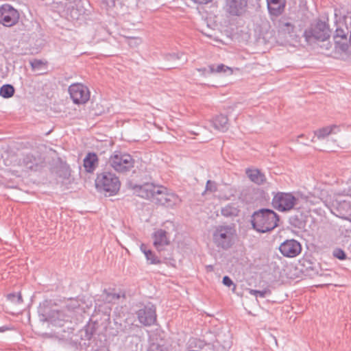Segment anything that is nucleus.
Listing matches in <instances>:
<instances>
[{"instance_id": "33", "label": "nucleus", "mask_w": 351, "mask_h": 351, "mask_svg": "<svg viewBox=\"0 0 351 351\" xmlns=\"http://www.w3.org/2000/svg\"><path fill=\"white\" fill-rule=\"evenodd\" d=\"M206 190L210 192H215L217 191V186L215 182L208 180L206 185Z\"/></svg>"}, {"instance_id": "30", "label": "nucleus", "mask_w": 351, "mask_h": 351, "mask_svg": "<svg viewBox=\"0 0 351 351\" xmlns=\"http://www.w3.org/2000/svg\"><path fill=\"white\" fill-rule=\"evenodd\" d=\"M85 338L88 340L90 339L94 333L95 332V324H88L84 328Z\"/></svg>"}, {"instance_id": "27", "label": "nucleus", "mask_w": 351, "mask_h": 351, "mask_svg": "<svg viewBox=\"0 0 351 351\" xmlns=\"http://www.w3.org/2000/svg\"><path fill=\"white\" fill-rule=\"evenodd\" d=\"M145 256L151 264H160V260L157 257L152 250L145 252Z\"/></svg>"}, {"instance_id": "11", "label": "nucleus", "mask_w": 351, "mask_h": 351, "mask_svg": "<svg viewBox=\"0 0 351 351\" xmlns=\"http://www.w3.org/2000/svg\"><path fill=\"white\" fill-rule=\"evenodd\" d=\"M279 250L284 256L293 258L301 253L302 245L295 239H287L280 244Z\"/></svg>"}, {"instance_id": "24", "label": "nucleus", "mask_w": 351, "mask_h": 351, "mask_svg": "<svg viewBox=\"0 0 351 351\" xmlns=\"http://www.w3.org/2000/svg\"><path fill=\"white\" fill-rule=\"evenodd\" d=\"M239 210L232 205H227L221 209V214L225 217L237 216Z\"/></svg>"}, {"instance_id": "8", "label": "nucleus", "mask_w": 351, "mask_h": 351, "mask_svg": "<svg viewBox=\"0 0 351 351\" xmlns=\"http://www.w3.org/2000/svg\"><path fill=\"white\" fill-rule=\"evenodd\" d=\"M69 93L75 104H84L90 99L89 89L82 84H72L69 87Z\"/></svg>"}, {"instance_id": "43", "label": "nucleus", "mask_w": 351, "mask_h": 351, "mask_svg": "<svg viewBox=\"0 0 351 351\" xmlns=\"http://www.w3.org/2000/svg\"><path fill=\"white\" fill-rule=\"evenodd\" d=\"M7 330H8V328L5 326L0 327V332H5Z\"/></svg>"}, {"instance_id": "3", "label": "nucleus", "mask_w": 351, "mask_h": 351, "mask_svg": "<svg viewBox=\"0 0 351 351\" xmlns=\"http://www.w3.org/2000/svg\"><path fill=\"white\" fill-rule=\"evenodd\" d=\"M271 204L281 212H287L292 209L298 210L307 209V202L303 197L294 196L291 193L278 192L274 194Z\"/></svg>"}, {"instance_id": "36", "label": "nucleus", "mask_w": 351, "mask_h": 351, "mask_svg": "<svg viewBox=\"0 0 351 351\" xmlns=\"http://www.w3.org/2000/svg\"><path fill=\"white\" fill-rule=\"evenodd\" d=\"M141 43V40L138 38H131L128 40V44L130 47H136Z\"/></svg>"}, {"instance_id": "22", "label": "nucleus", "mask_w": 351, "mask_h": 351, "mask_svg": "<svg viewBox=\"0 0 351 351\" xmlns=\"http://www.w3.org/2000/svg\"><path fill=\"white\" fill-rule=\"evenodd\" d=\"M209 72L210 73H226L229 72L230 74L232 73V70L231 68L228 67V66H226L223 64H220L218 65L211 64L209 65Z\"/></svg>"}, {"instance_id": "47", "label": "nucleus", "mask_w": 351, "mask_h": 351, "mask_svg": "<svg viewBox=\"0 0 351 351\" xmlns=\"http://www.w3.org/2000/svg\"><path fill=\"white\" fill-rule=\"evenodd\" d=\"M105 3H108V0H103Z\"/></svg>"}, {"instance_id": "38", "label": "nucleus", "mask_w": 351, "mask_h": 351, "mask_svg": "<svg viewBox=\"0 0 351 351\" xmlns=\"http://www.w3.org/2000/svg\"><path fill=\"white\" fill-rule=\"evenodd\" d=\"M197 71L201 73L202 75L206 76L213 73L209 72V66L202 69H197Z\"/></svg>"}, {"instance_id": "6", "label": "nucleus", "mask_w": 351, "mask_h": 351, "mask_svg": "<svg viewBox=\"0 0 351 351\" xmlns=\"http://www.w3.org/2000/svg\"><path fill=\"white\" fill-rule=\"evenodd\" d=\"M108 164L116 171L125 173L134 167V160L129 154L115 152L109 158Z\"/></svg>"}, {"instance_id": "7", "label": "nucleus", "mask_w": 351, "mask_h": 351, "mask_svg": "<svg viewBox=\"0 0 351 351\" xmlns=\"http://www.w3.org/2000/svg\"><path fill=\"white\" fill-rule=\"evenodd\" d=\"M50 303L51 302L45 301L43 306L40 307V312L42 313L44 319L51 322L54 326H63L65 322L64 315L57 309L50 310Z\"/></svg>"}, {"instance_id": "32", "label": "nucleus", "mask_w": 351, "mask_h": 351, "mask_svg": "<svg viewBox=\"0 0 351 351\" xmlns=\"http://www.w3.org/2000/svg\"><path fill=\"white\" fill-rule=\"evenodd\" d=\"M119 298V295L116 293H107L105 296V301L107 302H112L115 300H118Z\"/></svg>"}, {"instance_id": "19", "label": "nucleus", "mask_w": 351, "mask_h": 351, "mask_svg": "<svg viewBox=\"0 0 351 351\" xmlns=\"http://www.w3.org/2000/svg\"><path fill=\"white\" fill-rule=\"evenodd\" d=\"M212 123L213 127L220 132H226L228 128V119L223 114L216 116L213 119Z\"/></svg>"}, {"instance_id": "12", "label": "nucleus", "mask_w": 351, "mask_h": 351, "mask_svg": "<svg viewBox=\"0 0 351 351\" xmlns=\"http://www.w3.org/2000/svg\"><path fill=\"white\" fill-rule=\"evenodd\" d=\"M136 314L138 321L145 326H151L156 321V307L153 304L145 306Z\"/></svg>"}, {"instance_id": "18", "label": "nucleus", "mask_w": 351, "mask_h": 351, "mask_svg": "<svg viewBox=\"0 0 351 351\" xmlns=\"http://www.w3.org/2000/svg\"><path fill=\"white\" fill-rule=\"evenodd\" d=\"M246 174L250 180L257 184H262L266 182L265 176L258 169H247Z\"/></svg>"}, {"instance_id": "4", "label": "nucleus", "mask_w": 351, "mask_h": 351, "mask_svg": "<svg viewBox=\"0 0 351 351\" xmlns=\"http://www.w3.org/2000/svg\"><path fill=\"white\" fill-rule=\"evenodd\" d=\"M95 185L99 191L108 193L109 195H114L119 191L121 182L115 174L104 171L97 175Z\"/></svg>"}, {"instance_id": "35", "label": "nucleus", "mask_w": 351, "mask_h": 351, "mask_svg": "<svg viewBox=\"0 0 351 351\" xmlns=\"http://www.w3.org/2000/svg\"><path fill=\"white\" fill-rule=\"evenodd\" d=\"M223 284L226 286V287H230L231 285H233L234 287H233V291L236 289V285H234L232 280L230 279V278H229L228 276H226L223 278Z\"/></svg>"}, {"instance_id": "13", "label": "nucleus", "mask_w": 351, "mask_h": 351, "mask_svg": "<svg viewBox=\"0 0 351 351\" xmlns=\"http://www.w3.org/2000/svg\"><path fill=\"white\" fill-rule=\"evenodd\" d=\"M247 0H226V10L232 16H241L245 13Z\"/></svg>"}, {"instance_id": "37", "label": "nucleus", "mask_w": 351, "mask_h": 351, "mask_svg": "<svg viewBox=\"0 0 351 351\" xmlns=\"http://www.w3.org/2000/svg\"><path fill=\"white\" fill-rule=\"evenodd\" d=\"M31 66L33 69H40L41 66L43 65V62L40 60H34L30 62Z\"/></svg>"}, {"instance_id": "5", "label": "nucleus", "mask_w": 351, "mask_h": 351, "mask_svg": "<svg viewBox=\"0 0 351 351\" xmlns=\"http://www.w3.org/2000/svg\"><path fill=\"white\" fill-rule=\"evenodd\" d=\"M236 230L230 226H219L213 234V241L218 247L229 249L234 243Z\"/></svg>"}, {"instance_id": "21", "label": "nucleus", "mask_w": 351, "mask_h": 351, "mask_svg": "<svg viewBox=\"0 0 351 351\" xmlns=\"http://www.w3.org/2000/svg\"><path fill=\"white\" fill-rule=\"evenodd\" d=\"M289 223L295 228L302 229L306 226V217L302 212L289 217Z\"/></svg>"}, {"instance_id": "42", "label": "nucleus", "mask_w": 351, "mask_h": 351, "mask_svg": "<svg viewBox=\"0 0 351 351\" xmlns=\"http://www.w3.org/2000/svg\"><path fill=\"white\" fill-rule=\"evenodd\" d=\"M141 251H142L144 254H145V252H146V251H149V250H147V249L146 246H145L144 244L141 245Z\"/></svg>"}, {"instance_id": "40", "label": "nucleus", "mask_w": 351, "mask_h": 351, "mask_svg": "<svg viewBox=\"0 0 351 351\" xmlns=\"http://www.w3.org/2000/svg\"><path fill=\"white\" fill-rule=\"evenodd\" d=\"M192 1L198 4H207L210 2H211L213 0H192Z\"/></svg>"}, {"instance_id": "29", "label": "nucleus", "mask_w": 351, "mask_h": 351, "mask_svg": "<svg viewBox=\"0 0 351 351\" xmlns=\"http://www.w3.org/2000/svg\"><path fill=\"white\" fill-rule=\"evenodd\" d=\"M347 34L348 32H346L341 27H337L333 36V39L341 38L343 39V40H347Z\"/></svg>"}, {"instance_id": "45", "label": "nucleus", "mask_w": 351, "mask_h": 351, "mask_svg": "<svg viewBox=\"0 0 351 351\" xmlns=\"http://www.w3.org/2000/svg\"><path fill=\"white\" fill-rule=\"evenodd\" d=\"M343 205H345V206H346V205H348V203H347V202H346V201H343Z\"/></svg>"}, {"instance_id": "10", "label": "nucleus", "mask_w": 351, "mask_h": 351, "mask_svg": "<svg viewBox=\"0 0 351 351\" xmlns=\"http://www.w3.org/2000/svg\"><path fill=\"white\" fill-rule=\"evenodd\" d=\"M19 19V13L9 4L0 7V23L5 27H12L16 24Z\"/></svg>"}, {"instance_id": "26", "label": "nucleus", "mask_w": 351, "mask_h": 351, "mask_svg": "<svg viewBox=\"0 0 351 351\" xmlns=\"http://www.w3.org/2000/svg\"><path fill=\"white\" fill-rule=\"evenodd\" d=\"M249 293L252 295H254L256 298L259 297V298H264L266 296L269 295L271 294V291L269 289H265L262 291L250 289Z\"/></svg>"}, {"instance_id": "28", "label": "nucleus", "mask_w": 351, "mask_h": 351, "mask_svg": "<svg viewBox=\"0 0 351 351\" xmlns=\"http://www.w3.org/2000/svg\"><path fill=\"white\" fill-rule=\"evenodd\" d=\"M294 29V26L291 24L290 23H285L282 24L280 27V32L282 34H291Z\"/></svg>"}, {"instance_id": "41", "label": "nucleus", "mask_w": 351, "mask_h": 351, "mask_svg": "<svg viewBox=\"0 0 351 351\" xmlns=\"http://www.w3.org/2000/svg\"><path fill=\"white\" fill-rule=\"evenodd\" d=\"M22 297H21V295L20 293L17 294L16 295V303H21L22 302Z\"/></svg>"}, {"instance_id": "46", "label": "nucleus", "mask_w": 351, "mask_h": 351, "mask_svg": "<svg viewBox=\"0 0 351 351\" xmlns=\"http://www.w3.org/2000/svg\"><path fill=\"white\" fill-rule=\"evenodd\" d=\"M311 141H312V142H314L315 141V137H313Z\"/></svg>"}, {"instance_id": "44", "label": "nucleus", "mask_w": 351, "mask_h": 351, "mask_svg": "<svg viewBox=\"0 0 351 351\" xmlns=\"http://www.w3.org/2000/svg\"><path fill=\"white\" fill-rule=\"evenodd\" d=\"M200 344L198 346L199 348H202V346H203V343L199 341Z\"/></svg>"}, {"instance_id": "15", "label": "nucleus", "mask_w": 351, "mask_h": 351, "mask_svg": "<svg viewBox=\"0 0 351 351\" xmlns=\"http://www.w3.org/2000/svg\"><path fill=\"white\" fill-rule=\"evenodd\" d=\"M19 165L23 167L24 171H36L38 167V160L36 158L31 155L27 154L23 157L22 160H20Z\"/></svg>"}, {"instance_id": "39", "label": "nucleus", "mask_w": 351, "mask_h": 351, "mask_svg": "<svg viewBox=\"0 0 351 351\" xmlns=\"http://www.w3.org/2000/svg\"><path fill=\"white\" fill-rule=\"evenodd\" d=\"M8 298L10 301L16 303V295L15 293H10L8 295Z\"/></svg>"}, {"instance_id": "25", "label": "nucleus", "mask_w": 351, "mask_h": 351, "mask_svg": "<svg viewBox=\"0 0 351 351\" xmlns=\"http://www.w3.org/2000/svg\"><path fill=\"white\" fill-rule=\"evenodd\" d=\"M335 48L340 50L341 51L346 52L348 49V45L347 40H343V39H334Z\"/></svg>"}, {"instance_id": "2", "label": "nucleus", "mask_w": 351, "mask_h": 351, "mask_svg": "<svg viewBox=\"0 0 351 351\" xmlns=\"http://www.w3.org/2000/svg\"><path fill=\"white\" fill-rule=\"evenodd\" d=\"M279 217L272 210L261 208L255 211L251 219L252 228L258 232L265 233L278 226Z\"/></svg>"}, {"instance_id": "23", "label": "nucleus", "mask_w": 351, "mask_h": 351, "mask_svg": "<svg viewBox=\"0 0 351 351\" xmlns=\"http://www.w3.org/2000/svg\"><path fill=\"white\" fill-rule=\"evenodd\" d=\"M14 93V88L10 84H5L0 88V95L3 98H10Z\"/></svg>"}, {"instance_id": "34", "label": "nucleus", "mask_w": 351, "mask_h": 351, "mask_svg": "<svg viewBox=\"0 0 351 351\" xmlns=\"http://www.w3.org/2000/svg\"><path fill=\"white\" fill-rule=\"evenodd\" d=\"M182 53H169L165 56V59L168 61L178 60L182 58Z\"/></svg>"}, {"instance_id": "16", "label": "nucleus", "mask_w": 351, "mask_h": 351, "mask_svg": "<svg viewBox=\"0 0 351 351\" xmlns=\"http://www.w3.org/2000/svg\"><path fill=\"white\" fill-rule=\"evenodd\" d=\"M98 166V157L95 153L89 152L84 159V167L88 173H92Z\"/></svg>"}, {"instance_id": "20", "label": "nucleus", "mask_w": 351, "mask_h": 351, "mask_svg": "<svg viewBox=\"0 0 351 351\" xmlns=\"http://www.w3.org/2000/svg\"><path fill=\"white\" fill-rule=\"evenodd\" d=\"M339 127L337 125L326 126L315 131V136L318 139H322L330 135V134H336L339 132Z\"/></svg>"}, {"instance_id": "1", "label": "nucleus", "mask_w": 351, "mask_h": 351, "mask_svg": "<svg viewBox=\"0 0 351 351\" xmlns=\"http://www.w3.org/2000/svg\"><path fill=\"white\" fill-rule=\"evenodd\" d=\"M135 191L138 196L167 207H172L180 201L178 195L169 192L166 187L152 183L136 186Z\"/></svg>"}, {"instance_id": "9", "label": "nucleus", "mask_w": 351, "mask_h": 351, "mask_svg": "<svg viewBox=\"0 0 351 351\" xmlns=\"http://www.w3.org/2000/svg\"><path fill=\"white\" fill-rule=\"evenodd\" d=\"M330 32L328 25L325 22L319 21L311 29L306 31L304 34L308 41L312 39L324 41L330 37Z\"/></svg>"}, {"instance_id": "14", "label": "nucleus", "mask_w": 351, "mask_h": 351, "mask_svg": "<svg viewBox=\"0 0 351 351\" xmlns=\"http://www.w3.org/2000/svg\"><path fill=\"white\" fill-rule=\"evenodd\" d=\"M152 239L154 240V245L159 252L163 251L165 247L170 244L167 232L162 229L155 231L152 234Z\"/></svg>"}, {"instance_id": "17", "label": "nucleus", "mask_w": 351, "mask_h": 351, "mask_svg": "<svg viewBox=\"0 0 351 351\" xmlns=\"http://www.w3.org/2000/svg\"><path fill=\"white\" fill-rule=\"evenodd\" d=\"M267 8L271 14L280 15L285 8L284 0H267Z\"/></svg>"}, {"instance_id": "31", "label": "nucleus", "mask_w": 351, "mask_h": 351, "mask_svg": "<svg viewBox=\"0 0 351 351\" xmlns=\"http://www.w3.org/2000/svg\"><path fill=\"white\" fill-rule=\"evenodd\" d=\"M333 256L339 260H345L346 258V253L340 248H336L333 251Z\"/></svg>"}]
</instances>
